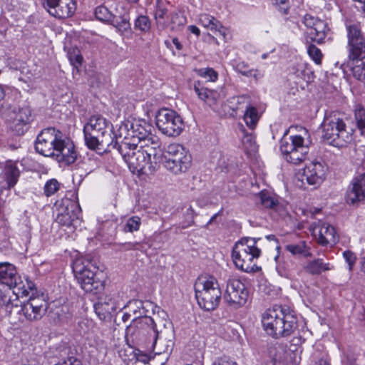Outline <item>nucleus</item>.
<instances>
[{
  "instance_id": "41",
  "label": "nucleus",
  "mask_w": 365,
  "mask_h": 365,
  "mask_svg": "<svg viewBox=\"0 0 365 365\" xmlns=\"http://www.w3.org/2000/svg\"><path fill=\"white\" fill-rule=\"evenodd\" d=\"M140 225V217L138 216H132L126 220L123 230L125 232H133L139 230Z\"/></svg>"
},
{
  "instance_id": "58",
  "label": "nucleus",
  "mask_w": 365,
  "mask_h": 365,
  "mask_svg": "<svg viewBox=\"0 0 365 365\" xmlns=\"http://www.w3.org/2000/svg\"><path fill=\"white\" fill-rule=\"evenodd\" d=\"M170 17V22L173 24L183 25L185 24V19L181 16L180 12H172Z\"/></svg>"
},
{
  "instance_id": "31",
  "label": "nucleus",
  "mask_w": 365,
  "mask_h": 365,
  "mask_svg": "<svg viewBox=\"0 0 365 365\" xmlns=\"http://www.w3.org/2000/svg\"><path fill=\"white\" fill-rule=\"evenodd\" d=\"M16 162L7 161L5 166V175L9 187H14L19 179L20 171L16 165Z\"/></svg>"
},
{
  "instance_id": "14",
  "label": "nucleus",
  "mask_w": 365,
  "mask_h": 365,
  "mask_svg": "<svg viewBox=\"0 0 365 365\" xmlns=\"http://www.w3.org/2000/svg\"><path fill=\"white\" fill-rule=\"evenodd\" d=\"M47 310V304L41 297L32 296L27 302L21 303L16 312L22 314L27 321L34 322L40 320L45 315Z\"/></svg>"
},
{
  "instance_id": "50",
  "label": "nucleus",
  "mask_w": 365,
  "mask_h": 365,
  "mask_svg": "<svg viewBox=\"0 0 365 365\" xmlns=\"http://www.w3.org/2000/svg\"><path fill=\"white\" fill-rule=\"evenodd\" d=\"M232 100H233V102L236 104V106L232 108L234 110H237L242 108V105H243V104H245L246 106L251 105L250 98L247 96L243 95V96H235V97L232 98Z\"/></svg>"
},
{
  "instance_id": "21",
  "label": "nucleus",
  "mask_w": 365,
  "mask_h": 365,
  "mask_svg": "<svg viewBox=\"0 0 365 365\" xmlns=\"http://www.w3.org/2000/svg\"><path fill=\"white\" fill-rule=\"evenodd\" d=\"M365 200V173H358L351 180L346 194L349 205L358 206Z\"/></svg>"
},
{
  "instance_id": "1",
  "label": "nucleus",
  "mask_w": 365,
  "mask_h": 365,
  "mask_svg": "<svg viewBox=\"0 0 365 365\" xmlns=\"http://www.w3.org/2000/svg\"><path fill=\"white\" fill-rule=\"evenodd\" d=\"M262 322L267 333L275 339L290 336L297 328V319L288 307L274 305L264 313Z\"/></svg>"
},
{
  "instance_id": "35",
  "label": "nucleus",
  "mask_w": 365,
  "mask_h": 365,
  "mask_svg": "<svg viewBox=\"0 0 365 365\" xmlns=\"http://www.w3.org/2000/svg\"><path fill=\"white\" fill-rule=\"evenodd\" d=\"M285 250L293 255H302L310 257L312 253L305 241H300L296 244H289L285 246Z\"/></svg>"
},
{
  "instance_id": "34",
  "label": "nucleus",
  "mask_w": 365,
  "mask_h": 365,
  "mask_svg": "<svg viewBox=\"0 0 365 365\" xmlns=\"http://www.w3.org/2000/svg\"><path fill=\"white\" fill-rule=\"evenodd\" d=\"M243 118L246 125L250 128L254 129L259 120L260 115H259L257 109L255 106L247 105L245 107Z\"/></svg>"
},
{
  "instance_id": "18",
  "label": "nucleus",
  "mask_w": 365,
  "mask_h": 365,
  "mask_svg": "<svg viewBox=\"0 0 365 365\" xmlns=\"http://www.w3.org/2000/svg\"><path fill=\"white\" fill-rule=\"evenodd\" d=\"M128 129V125H121L119 128L120 134L115 135L113 138V142L109 145V150L102 151L103 153L111 152L113 149H116L118 152L121 155L123 160L127 163L129 159L132 156V153L138 148L137 142L131 140L128 136H125L123 140L120 141L122 137V130H126Z\"/></svg>"
},
{
  "instance_id": "40",
  "label": "nucleus",
  "mask_w": 365,
  "mask_h": 365,
  "mask_svg": "<svg viewBox=\"0 0 365 365\" xmlns=\"http://www.w3.org/2000/svg\"><path fill=\"white\" fill-rule=\"evenodd\" d=\"M114 14L105 6H98L95 9V16L97 19L101 21L110 23Z\"/></svg>"
},
{
  "instance_id": "33",
  "label": "nucleus",
  "mask_w": 365,
  "mask_h": 365,
  "mask_svg": "<svg viewBox=\"0 0 365 365\" xmlns=\"http://www.w3.org/2000/svg\"><path fill=\"white\" fill-rule=\"evenodd\" d=\"M312 365H331L328 354L322 346H316L311 355Z\"/></svg>"
},
{
  "instance_id": "4",
  "label": "nucleus",
  "mask_w": 365,
  "mask_h": 365,
  "mask_svg": "<svg viewBox=\"0 0 365 365\" xmlns=\"http://www.w3.org/2000/svg\"><path fill=\"white\" fill-rule=\"evenodd\" d=\"M322 129L324 141L334 147H344L353 139L354 130L347 127L345 120L337 113L325 115Z\"/></svg>"
},
{
  "instance_id": "29",
  "label": "nucleus",
  "mask_w": 365,
  "mask_h": 365,
  "mask_svg": "<svg viewBox=\"0 0 365 365\" xmlns=\"http://www.w3.org/2000/svg\"><path fill=\"white\" fill-rule=\"evenodd\" d=\"M154 19L158 29L163 30L168 26V10L160 0H157Z\"/></svg>"
},
{
  "instance_id": "57",
  "label": "nucleus",
  "mask_w": 365,
  "mask_h": 365,
  "mask_svg": "<svg viewBox=\"0 0 365 365\" xmlns=\"http://www.w3.org/2000/svg\"><path fill=\"white\" fill-rule=\"evenodd\" d=\"M273 4L279 6V10L282 14H288L289 9L288 0H273Z\"/></svg>"
},
{
  "instance_id": "43",
  "label": "nucleus",
  "mask_w": 365,
  "mask_h": 365,
  "mask_svg": "<svg viewBox=\"0 0 365 365\" xmlns=\"http://www.w3.org/2000/svg\"><path fill=\"white\" fill-rule=\"evenodd\" d=\"M113 308H110L109 305L101 302H98L94 304V310L99 319H105L106 317L110 314V310Z\"/></svg>"
},
{
  "instance_id": "26",
  "label": "nucleus",
  "mask_w": 365,
  "mask_h": 365,
  "mask_svg": "<svg viewBox=\"0 0 365 365\" xmlns=\"http://www.w3.org/2000/svg\"><path fill=\"white\" fill-rule=\"evenodd\" d=\"M123 10V12L116 11V14H114L113 19L110 21V24L115 26L121 33H125L131 30V25L130 23L129 11L121 6Z\"/></svg>"
},
{
  "instance_id": "53",
  "label": "nucleus",
  "mask_w": 365,
  "mask_h": 365,
  "mask_svg": "<svg viewBox=\"0 0 365 365\" xmlns=\"http://www.w3.org/2000/svg\"><path fill=\"white\" fill-rule=\"evenodd\" d=\"M212 365H238V364L230 356H222L216 358Z\"/></svg>"
},
{
  "instance_id": "5",
  "label": "nucleus",
  "mask_w": 365,
  "mask_h": 365,
  "mask_svg": "<svg viewBox=\"0 0 365 365\" xmlns=\"http://www.w3.org/2000/svg\"><path fill=\"white\" fill-rule=\"evenodd\" d=\"M195 292L197 303L202 309L212 311L218 307L222 292L217 280L214 277L199 279L195 284Z\"/></svg>"
},
{
  "instance_id": "64",
  "label": "nucleus",
  "mask_w": 365,
  "mask_h": 365,
  "mask_svg": "<svg viewBox=\"0 0 365 365\" xmlns=\"http://www.w3.org/2000/svg\"><path fill=\"white\" fill-rule=\"evenodd\" d=\"M188 30H189L191 33H192V34H195V35H196V36H200V29H198V27H197L196 26H194V25H190V26H188Z\"/></svg>"
},
{
  "instance_id": "46",
  "label": "nucleus",
  "mask_w": 365,
  "mask_h": 365,
  "mask_svg": "<svg viewBox=\"0 0 365 365\" xmlns=\"http://www.w3.org/2000/svg\"><path fill=\"white\" fill-rule=\"evenodd\" d=\"M194 90L198 97L206 101L212 95V91L203 86H201L200 82H195L194 85Z\"/></svg>"
},
{
  "instance_id": "48",
  "label": "nucleus",
  "mask_w": 365,
  "mask_h": 365,
  "mask_svg": "<svg viewBox=\"0 0 365 365\" xmlns=\"http://www.w3.org/2000/svg\"><path fill=\"white\" fill-rule=\"evenodd\" d=\"M297 77L309 82L312 78V72L304 65H299L295 72Z\"/></svg>"
},
{
  "instance_id": "3",
  "label": "nucleus",
  "mask_w": 365,
  "mask_h": 365,
  "mask_svg": "<svg viewBox=\"0 0 365 365\" xmlns=\"http://www.w3.org/2000/svg\"><path fill=\"white\" fill-rule=\"evenodd\" d=\"M348 66L354 78L365 79V36L360 26L346 25Z\"/></svg>"
},
{
  "instance_id": "52",
  "label": "nucleus",
  "mask_w": 365,
  "mask_h": 365,
  "mask_svg": "<svg viewBox=\"0 0 365 365\" xmlns=\"http://www.w3.org/2000/svg\"><path fill=\"white\" fill-rule=\"evenodd\" d=\"M343 257L346 262V263L349 265V270L351 272L353 269V267L356 263V255L350 251V250H345L343 252Z\"/></svg>"
},
{
  "instance_id": "28",
  "label": "nucleus",
  "mask_w": 365,
  "mask_h": 365,
  "mask_svg": "<svg viewBox=\"0 0 365 365\" xmlns=\"http://www.w3.org/2000/svg\"><path fill=\"white\" fill-rule=\"evenodd\" d=\"M199 21L205 28H207L215 33H217L224 38L225 37V28H224L221 23L214 16L207 14H202L199 16Z\"/></svg>"
},
{
  "instance_id": "15",
  "label": "nucleus",
  "mask_w": 365,
  "mask_h": 365,
  "mask_svg": "<svg viewBox=\"0 0 365 365\" xmlns=\"http://www.w3.org/2000/svg\"><path fill=\"white\" fill-rule=\"evenodd\" d=\"M11 130L18 135H24L29 129V125L34 120L33 110L28 104H23L13 110Z\"/></svg>"
},
{
  "instance_id": "17",
  "label": "nucleus",
  "mask_w": 365,
  "mask_h": 365,
  "mask_svg": "<svg viewBox=\"0 0 365 365\" xmlns=\"http://www.w3.org/2000/svg\"><path fill=\"white\" fill-rule=\"evenodd\" d=\"M327 170L324 163L317 160L310 161L303 169L300 180L303 184L307 183L317 187L324 182Z\"/></svg>"
},
{
  "instance_id": "7",
  "label": "nucleus",
  "mask_w": 365,
  "mask_h": 365,
  "mask_svg": "<svg viewBox=\"0 0 365 365\" xmlns=\"http://www.w3.org/2000/svg\"><path fill=\"white\" fill-rule=\"evenodd\" d=\"M289 130H287L280 140L279 149L283 158L288 162L294 165L303 162L309 153L308 140H305L300 135L287 136Z\"/></svg>"
},
{
  "instance_id": "27",
  "label": "nucleus",
  "mask_w": 365,
  "mask_h": 365,
  "mask_svg": "<svg viewBox=\"0 0 365 365\" xmlns=\"http://www.w3.org/2000/svg\"><path fill=\"white\" fill-rule=\"evenodd\" d=\"M338 240L336 230L333 226L327 223H323L319 231V243L325 246L335 245Z\"/></svg>"
},
{
  "instance_id": "42",
  "label": "nucleus",
  "mask_w": 365,
  "mask_h": 365,
  "mask_svg": "<svg viewBox=\"0 0 365 365\" xmlns=\"http://www.w3.org/2000/svg\"><path fill=\"white\" fill-rule=\"evenodd\" d=\"M61 187V183L54 178L46 181L43 187V192L46 197H50L57 192Z\"/></svg>"
},
{
  "instance_id": "23",
  "label": "nucleus",
  "mask_w": 365,
  "mask_h": 365,
  "mask_svg": "<svg viewBox=\"0 0 365 365\" xmlns=\"http://www.w3.org/2000/svg\"><path fill=\"white\" fill-rule=\"evenodd\" d=\"M52 157L59 163L70 165L76 161L77 152L73 143L69 139H64L63 136L56 145L55 153Z\"/></svg>"
},
{
  "instance_id": "60",
  "label": "nucleus",
  "mask_w": 365,
  "mask_h": 365,
  "mask_svg": "<svg viewBox=\"0 0 365 365\" xmlns=\"http://www.w3.org/2000/svg\"><path fill=\"white\" fill-rule=\"evenodd\" d=\"M151 137H156V136L153 135L152 133H150L149 136H148L145 139H142V140H139L138 142H137L138 144L140 143V145H138V148H146V147L150 146Z\"/></svg>"
},
{
  "instance_id": "63",
  "label": "nucleus",
  "mask_w": 365,
  "mask_h": 365,
  "mask_svg": "<svg viewBox=\"0 0 365 365\" xmlns=\"http://www.w3.org/2000/svg\"><path fill=\"white\" fill-rule=\"evenodd\" d=\"M26 284H27L28 291H29V293L31 292H32L31 296L33 297V295L34 294V291L35 289V284L32 281L29 280L28 279H26Z\"/></svg>"
},
{
  "instance_id": "32",
  "label": "nucleus",
  "mask_w": 365,
  "mask_h": 365,
  "mask_svg": "<svg viewBox=\"0 0 365 365\" xmlns=\"http://www.w3.org/2000/svg\"><path fill=\"white\" fill-rule=\"evenodd\" d=\"M150 146L141 148L150 161L157 162L160 156V141L158 137H151Z\"/></svg>"
},
{
  "instance_id": "61",
  "label": "nucleus",
  "mask_w": 365,
  "mask_h": 365,
  "mask_svg": "<svg viewBox=\"0 0 365 365\" xmlns=\"http://www.w3.org/2000/svg\"><path fill=\"white\" fill-rule=\"evenodd\" d=\"M54 365H83L82 362L75 358H69L67 361H64L62 364H56Z\"/></svg>"
},
{
  "instance_id": "20",
  "label": "nucleus",
  "mask_w": 365,
  "mask_h": 365,
  "mask_svg": "<svg viewBox=\"0 0 365 365\" xmlns=\"http://www.w3.org/2000/svg\"><path fill=\"white\" fill-rule=\"evenodd\" d=\"M0 282L8 286L9 289H13L14 294H24L26 292L16 267L10 263H0Z\"/></svg>"
},
{
  "instance_id": "54",
  "label": "nucleus",
  "mask_w": 365,
  "mask_h": 365,
  "mask_svg": "<svg viewBox=\"0 0 365 365\" xmlns=\"http://www.w3.org/2000/svg\"><path fill=\"white\" fill-rule=\"evenodd\" d=\"M200 71L201 76L207 78L210 81H215L217 79L218 74L213 68H207Z\"/></svg>"
},
{
  "instance_id": "24",
  "label": "nucleus",
  "mask_w": 365,
  "mask_h": 365,
  "mask_svg": "<svg viewBox=\"0 0 365 365\" xmlns=\"http://www.w3.org/2000/svg\"><path fill=\"white\" fill-rule=\"evenodd\" d=\"M44 7L54 17L65 19L75 13L76 4L75 0H59L54 5H44Z\"/></svg>"
},
{
  "instance_id": "10",
  "label": "nucleus",
  "mask_w": 365,
  "mask_h": 365,
  "mask_svg": "<svg viewBox=\"0 0 365 365\" xmlns=\"http://www.w3.org/2000/svg\"><path fill=\"white\" fill-rule=\"evenodd\" d=\"M249 292L245 284L240 279L229 276L224 294V299L228 306L238 309L246 304Z\"/></svg>"
},
{
  "instance_id": "13",
  "label": "nucleus",
  "mask_w": 365,
  "mask_h": 365,
  "mask_svg": "<svg viewBox=\"0 0 365 365\" xmlns=\"http://www.w3.org/2000/svg\"><path fill=\"white\" fill-rule=\"evenodd\" d=\"M261 254L259 249H254V252H248L240 246H235L232 257L235 266L240 270L250 273L255 272L259 269V267L254 262L255 259H257Z\"/></svg>"
},
{
  "instance_id": "38",
  "label": "nucleus",
  "mask_w": 365,
  "mask_h": 365,
  "mask_svg": "<svg viewBox=\"0 0 365 365\" xmlns=\"http://www.w3.org/2000/svg\"><path fill=\"white\" fill-rule=\"evenodd\" d=\"M128 307L135 316V319H138V317H144V316H146L148 312V310L145 309L144 306V302L141 300H133L129 302Z\"/></svg>"
},
{
  "instance_id": "22",
  "label": "nucleus",
  "mask_w": 365,
  "mask_h": 365,
  "mask_svg": "<svg viewBox=\"0 0 365 365\" xmlns=\"http://www.w3.org/2000/svg\"><path fill=\"white\" fill-rule=\"evenodd\" d=\"M129 168L133 172L143 174L153 173L158 168L156 161H150L141 148H138L127 163Z\"/></svg>"
},
{
  "instance_id": "59",
  "label": "nucleus",
  "mask_w": 365,
  "mask_h": 365,
  "mask_svg": "<svg viewBox=\"0 0 365 365\" xmlns=\"http://www.w3.org/2000/svg\"><path fill=\"white\" fill-rule=\"evenodd\" d=\"M276 269L277 273L281 276L284 277H289V272L284 267V264L279 263Z\"/></svg>"
},
{
  "instance_id": "11",
  "label": "nucleus",
  "mask_w": 365,
  "mask_h": 365,
  "mask_svg": "<svg viewBox=\"0 0 365 365\" xmlns=\"http://www.w3.org/2000/svg\"><path fill=\"white\" fill-rule=\"evenodd\" d=\"M62 137L63 133L53 127L43 129L38 135L35 143L36 152L46 157H52L56 145Z\"/></svg>"
},
{
  "instance_id": "6",
  "label": "nucleus",
  "mask_w": 365,
  "mask_h": 365,
  "mask_svg": "<svg viewBox=\"0 0 365 365\" xmlns=\"http://www.w3.org/2000/svg\"><path fill=\"white\" fill-rule=\"evenodd\" d=\"M133 319L126 328V333L133 337V340L139 344L150 346L154 350L160 331L155 319L150 317H138Z\"/></svg>"
},
{
  "instance_id": "51",
  "label": "nucleus",
  "mask_w": 365,
  "mask_h": 365,
  "mask_svg": "<svg viewBox=\"0 0 365 365\" xmlns=\"http://www.w3.org/2000/svg\"><path fill=\"white\" fill-rule=\"evenodd\" d=\"M242 143L245 148L247 150L255 151L256 149V142L252 134L246 133L243 137Z\"/></svg>"
},
{
  "instance_id": "30",
  "label": "nucleus",
  "mask_w": 365,
  "mask_h": 365,
  "mask_svg": "<svg viewBox=\"0 0 365 365\" xmlns=\"http://www.w3.org/2000/svg\"><path fill=\"white\" fill-rule=\"evenodd\" d=\"M333 269V265L330 263L324 262V260L322 258H317L312 260L304 267L305 272L312 275H319L323 272L329 271Z\"/></svg>"
},
{
  "instance_id": "25",
  "label": "nucleus",
  "mask_w": 365,
  "mask_h": 365,
  "mask_svg": "<svg viewBox=\"0 0 365 365\" xmlns=\"http://www.w3.org/2000/svg\"><path fill=\"white\" fill-rule=\"evenodd\" d=\"M152 126L145 120H138L130 124V129H128V136L135 142H138L149 136Z\"/></svg>"
},
{
  "instance_id": "36",
  "label": "nucleus",
  "mask_w": 365,
  "mask_h": 365,
  "mask_svg": "<svg viewBox=\"0 0 365 365\" xmlns=\"http://www.w3.org/2000/svg\"><path fill=\"white\" fill-rule=\"evenodd\" d=\"M19 302L18 298L16 297V299L12 301L10 296L0 291V306L4 307L5 311L9 314L16 312L19 307Z\"/></svg>"
},
{
  "instance_id": "47",
  "label": "nucleus",
  "mask_w": 365,
  "mask_h": 365,
  "mask_svg": "<svg viewBox=\"0 0 365 365\" xmlns=\"http://www.w3.org/2000/svg\"><path fill=\"white\" fill-rule=\"evenodd\" d=\"M256 240L251 237H244L237 242L235 246H240L248 252H254V249H259L256 247Z\"/></svg>"
},
{
  "instance_id": "9",
  "label": "nucleus",
  "mask_w": 365,
  "mask_h": 365,
  "mask_svg": "<svg viewBox=\"0 0 365 365\" xmlns=\"http://www.w3.org/2000/svg\"><path fill=\"white\" fill-rule=\"evenodd\" d=\"M158 130L169 137L178 136L184 129L182 117L175 110L168 108L159 110L155 115Z\"/></svg>"
},
{
  "instance_id": "44",
  "label": "nucleus",
  "mask_w": 365,
  "mask_h": 365,
  "mask_svg": "<svg viewBox=\"0 0 365 365\" xmlns=\"http://www.w3.org/2000/svg\"><path fill=\"white\" fill-rule=\"evenodd\" d=\"M59 322H67L73 317V312L68 305H63L60 307L56 312Z\"/></svg>"
},
{
  "instance_id": "8",
  "label": "nucleus",
  "mask_w": 365,
  "mask_h": 365,
  "mask_svg": "<svg viewBox=\"0 0 365 365\" xmlns=\"http://www.w3.org/2000/svg\"><path fill=\"white\" fill-rule=\"evenodd\" d=\"M163 165L175 175L185 173L191 166L192 157L182 145L170 144L163 155Z\"/></svg>"
},
{
  "instance_id": "2",
  "label": "nucleus",
  "mask_w": 365,
  "mask_h": 365,
  "mask_svg": "<svg viewBox=\"0 0 365 365\" xmlns=\"http://www.w3.org/2000/svg\"><path fill=\"white\" fill-rule=\"evenodd\" d=\"M83 133L87 147L99 153L109 150V145L115 135L111 123L101 115L91 116L84 125Z\"/></svg>"
},
{
  "instance_id": "49",
  "label": "nucleus",
  "mask_w": 365,
  "mask_h": 365,
  "mask_svg": "<svg viewBox=\"0 0 365 365\" xmlns=\"http://www.w3.org/2000/svg\"><path fill=\"white\" fill-rule=\"evenodd\" d=\"M307 53L316 63H321L322 54L320 49L315 45L310 43L307 47Z\"/></svg>"
},
{
  "instance_id": "16",
  "label": "nucleus",
  "mask_w": 365,
  "mask_h": 365,
  "mask_svg": "<svg viewBox=\"0 0 365 365\" xmlns=\"http://www.w3.org/2000/svg\"><path fill=\"white\" fill-rule=\"evenodd\" d=\"M81 211L78 204L66 199L56 208L55 220L60 225L69 227L78 220Z\"/></svg>"
},
{
  "instance_id": "12",
  "label": "nucleus",
  "mask_w": 365,
  "mask_h": 365,
  "mask_svg": "<svg viewBox=\"0 0 365 365\" xmlns=\"http://www.w3.org/2000/svg\"><path fill=\"white\" fill-rule=\"evenodd\" d=\"M302 21L308 29L305 33L307 43L316 42L318 44L324 43L329 31L327 24L310 14H306Z\"/></svg>"
},
{
  "instance_id": "39",
  "label": "nucleus",
  "mask_w": 365,
  "mask_h": 365,
  "mask_svg": "<svg viewBox=\"0 0 365 365\" xmlns=\"http://www.w3.org/2000/svg\"><path fill=\"white\" fill-rule=\"evenodd\" d=\"M151 26L150 19L146 15L138 16L134 21V29L142 32H148Z\"/></svg>"
},
{
  "instance_id": "19",
  "label": "nucleus",
  "mask_w": 365,
  "mask_h": 365,
  "mask_svg": "<svg viewBox=\"0 0 365 365\" xmlns=\"http://www.w3.org/2000/svg\"><path fill=\"white\" fill-rule=\"evenodd\" d=\"M74 271L76 273V277L81 287L85 292L96 294L103 289V281L98 279L96 274L89 268L84 267L78 269V267H76Z\"/></svg>"
},
{
  "instance_id": "37",
  "label": "nucleus",
  "mask_w": 365,
  "mask_h": 365,
  "mask_svg": "<svg viewBox=\"0 0 365 365\" xmlns=\"http://www.w3.org/2000/svg\"><path fill=\"white\" fill-rule=\"evenodd\" d=\"M259 202L265 208L277 210L279 205L278 200L269 192L261 191L258 195Z\"/></svg>"
},
{
  "instance_id": "45",
  "label": "nucleus",
  "mask_w": 365,
  "mask_h": 365,
  "mask_svg": "<svg viewBox=\"0 0 365 365\" xmlns=\"http://www.w3.org/2000/svg\"><path fill=\"white\" fill-rule=\"evenodd\" d=\"M355 118L359 129L361 134L365 136V109L364 108L360 107L356 109Z\"/></svg>"
},
{
  "instance_id": "55",
  "label": "nucleus",
  "mask_w": 365,
  "mask_h": 365,
  "mask_svg": "<svg viewBox=\"0 0 365 365\" xmlns=\"http://www.w3.org/2000/svg\"><path fill=\"white\" fill-rule=\"evenodd\" d=\"M235 70L245 76H250L252 74V70L248 68L247 64L245 62H239L235 65Z\"/></svg>"
},
{
  "instance_id": "62",
  "label": "nucleus",
  "mask_w": 365,
  "mask_h": 365,
  "mask_svg": "<svg viewBox=\"0 0 365 365\" xmlns=\"http://www.w3.org/2000/svg\"><path fill=\"white\" fill-rule=\"evenodd\" d=\"M70 60L72 63H76V66H77V65L81 64L83 57L81 55H75L73 57L71 56Z\"/></svg>"
},
{
  "instance_id": "56",
  "label": "nucleus",
  "mask_w": 365,
  "mask_h": 365,
  "mask_svg": "<svg viewBox=\"0 0 365 365\" xmlns=\"http://www.w3.org/2000/svg\"><path fill=\"white\" fill-rule=\"evenodd\" d=\"M143 248V245L139 242H129L122 244V249L126 251L128 250H140Z\"/></svg>"
}]
</instances>
